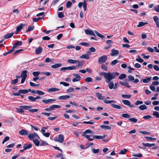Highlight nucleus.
I'll list each match as a JSON object with an SVG mask.
<instances>
[{"mask_svg":"<svg viewBox=\"0 0 159 159\" xmlns=\"http://www.w3.org/2000/svg\"><path fill=\"white\" fill-rule=\"evenodd\" d=\"M119 75V73L117 72L106 73L104 77L105 81L106 83H109L112 79H115L116 77V76Z\"/></svg>","mask_w":159,"mask_h":159,"instance_id":"nucleus-1","label":"nucleus"},{"mask_svg":"<svg viewBox=\"0 0 159 159\" xmlns=\"http://www.w3.org/2000/svg\"><path fill=\"white\" fill-rule=\"evenodd\" d=\"M88 133H89L91 134H93V132L90 129H88L84 131L83 134H82V136H83L85 138L88 139L90 141H92L93 140V138H90V137H91L92 136L90 135L89 136L88 135L86 134Z\"/></svg>","mask_w":159,"mask_h":159,"instance_id":"nucleus-2","label":"nucleus"},{"mask_svg":"<svg viewBox=\"0 0 159 159\" xmlns=\"http://www.w3.org/2000/svg\"><path fill=\"white\" fill-rule=\"evenodd\" d=\"M28 137L30 140L32 141L35 139L39 138L37 134L35 133H30L28 135Z\"/></svg>","mask_w":159,"mask_h":159,"instance_id":"nucleus-3","label":"nucleus"},{"mask_svg":"<svg viewBox=\"0 0 159 159\" xmlns=\"http://www.w3.org/2000/svg\"><path fill=\"white\" fill-rule=\"evenodd\" d=\"M107 59V57L106 55H103L100 57L98 60V62L99 63H102L105 62Z\"/></svg>","mask_w":159,"mask_h":159,"instance_id":"nucleus-4","label":"nucleus"},{"mask_svg":"<svg viewBox=\"0 0 159 159\" xmlns=\"http://www.w3.org/2000/svg\"><path fill=\"white\" fill-rule=\"evenodd\" d=\"M55 141L56 142H59L61 143H62L64 141L63 135L61 134H59L58 138L55 139Z\"/></svg>","mask_w":159,"mask_h":159,"instance_id":"nucleus-5","label":"nucleus"},{"mask_svg":"<svg viewBox=\"0 0 159 159\" xmlns=\"http://www.w3.org/2000/svg\"><path fill=\"white\" fill-rule=\"evenodd\" d=\"M28 92V90H19L18 92L13 93V95L15 96H18L20 94H25Z\"/></svg>","mask_w":159,"mask_h":159,"instance_id":"nucleus-6","label":"nucleus"},{"mask_svg":"<svg viewBox=\"0 0 159 159\" xmlns=\"http://www.w3.org/2000/svg\"><path fill=\"white\" fill-rule=\"evenodd\" d=\"M122 103L125 105L129 106L130 107H134V106L133 105H131V102L128 100H123L122 101Z\"/></svg>","mask_w":159,"mask_h":159,"instance_id":"nucleus-7","label":"nucleus"},{"mask_svg":"<svg viewBox=\"0 0 159 159\" xmlns=\"http://www.w3.org/2000/svg\"><path fill=\"white\" fill-rule=\"evenodd\" d=\"M128 78L129 81H134L133 82L134 83H137L139 82V80L138 79H136L134 80V77L131 75L128 76Z\"/></svg>","mask_w":159,"mask_h":159,"instance_id":"nucleus-8","label":"nucleus"},{"mask_svg":"<svg viewBox=\"0 0 159 159\" xmlns=\"http://www.w3.org/2000/svg\"><path fill=\"white\" fill-rule=\"evenodd\" d=\"M85 32V34H87L91 35L94 36H95V34H94L93 31L90 29L86 30Z\"/></svg>","mask_w":159,"mask_h":159,"instance_id":"nucleus-9","label":"nucleus"},{"mask_svg":"<svg viewBox=\"0 0 159 159\" xmlns=\"http://www.w3.org/2000/svg\"><path fill=\"white\" fill-rule=\"evenodd\" d=\"M70 98V96L68 95H63L58 97V99L59 100H66Z\"/></svg>","mask_w":159,"mask_h":159,"instance_id":"nucleus-10","label":"nucleus"},{"mask_svg":"<svg viewBox=\"0 0 159 159\" xmlns=\"http://www.w3.org/2000/svg\"><path fill=\"white\" fill-rule=\"evenodd\" d=\"M43 50V48L41 47H39L35 49V53L36 54H40Z\"/></svg>","mask_w":159,"mask_h":159,"instance_id":"nucleus-11","label":"nucleus"},{"mask_svg":"<svg viewBox=\"0 0 159 159\" xmlns=\"http://www.w3.org/2000/svg\"><path fill=\"white\" fill-rule=\"evenodd\" d=\"M112 53H111V55L114 56L119 54V51L117 50L114 49L111 50Z\"/></svg>","mask_w":159,"mask_h":159,"instance_id":"nucleus-12","label":"nucleus"},{"mask_svg":"<svg viewBox=\"0 0 159 159\" xmlns=\"http://www.w3.org/2000/svg\"><path fill=\"white\" fill-rule=\"evenodd\" d=\"M119 83L121 85L124 86L126 87L129 88L130 87V86L129 85L128 83L125 81H120Z\"/></svg>","mask_w":159,"mask_h":159,"instance_id":"nucleus-13","label":"nucleus"},{"mask_svg":"<svg viewBox=\"0 0 159 159\" xmlns=\"http://www.w3.org/2000/svg\"><path fill=\"white\" fill-rule=\"evenodd\" d=\"M32 147V145L31 144H24L23 145V148L24 150H26L27 149H29Z\"/></svg>","mask_w":159,"mask_h":159,"instance_id":"nucleus-14","label":"nucleus"},{"mask_svg":"<svg viewBox=\"0 0 159 159\" xmlns=\"http://www.w3.org/2000/svg\"><path fill=\"white\" fill-rule=\"evenodd\" d=\"M106 137V135L104 134H103V136L100 135H94L93 136V138L98 139H102Z\"/></svg>","mask_w":159,"mask_h":159,"instance_id":"nucleus-15","label":"nucleus"},{"mask_svg":"<svg viewBox=\"0 0 159 159\" xmlns=\"http://www.w3.org/2000/svg\"><path fill=\"white\" fill-rule=\"evenodd\" d=\"M77 65L76 66V67H82L84 65V60H82V61H78Z\"/></svg>","mask_w":159,"mask_h":159,"instance_id":"nucleus-16","label":"nucleus"},{"mask_svg":"<svg viewBox=\"0 0 159 159\" xmlns=\"http://www.w3.org/2000/svg\"><path fill=\"white\" fill-rule=\"evenodd\" d=\"M19 134L22 135H26L28 134V133L26 130L25 129H22L19 131Z\"/></svg>","mask_w":159,"mask_h":159,"instance_id":"nucleus-17","label":"nucleus"},{"mask_svg":"<svg viewBox=\"0 0 159 159\" xmlns=\"http://www.w3.org/2000/svg\"><path fill=\"white\" fill-rule=\"evenodd\" d=\"M27 72L28 71L26 70H24L23 71L21 74L20 77H21V78H26L27 76L26 74Z\"/></svg>","mask_w":159,"mask_h":159,"instance_id":"nucleus-18","label":"nucleus"},{"mask_svg":"<svg viewBox=\"0 0 159 159\" xmlns=\"http://www.w3.org/2000/svg\"><path fill=\"white\" fill-rule=\"evenodd\" d=\"M151 77H148L146 79H142V81L143 83H148L151 80Z\"/></svg>","mask_w":159,"mask_h":159,"instance_id":"nucleus-19","label":"nucleus"},{"mask_svg":"<svg viewBox=\"0 0 159 159\" xmlns=\"http://www.w3.org/2000/svg\"><path fill=\"white\" fill-rule=\"evenodd\" d=\"M55 100L54 99H48L47 100H43L42 102L44 103L47 104L49 102L55 101Z\"/></svg>","mask_w":159,"mask_h":159,"instance_id":"nucleus-20","label":"nucleus"},{"mask_svg":"<svg viewBox=\"0 0 159 159\" xmlns=\"http://www.w3.org/2000/svg\"><path fill=\"white\" fill-rule=\"evenodd\" d=\"M67 61L69 63L74 64L77 63L78 62V61L72 59H68L67 60Z\"/></svg>","mask_w":159,"mask_h":159,"instance_id":"nucleus-21","label":"nucleus"},{"mask_svg":"<svg viewBox=\"0 0 159 159\" xmlns=\"http://www.w3.org/2000/svg\"><path fill=\"white\" fill-rule=\"evenodd\" d=\"M96 96L99 100H103L104 99V97L102 96L101 93H96Z\"/></svg>","mask_w":159,"mask_h":159,"instance_id":"nucleus-22","label":"nucleus"},{"mask_svg":"<svg viewBox=\"0 0 159 159\" xmlns=\"http://www.w3.org/2000/svg\"><path fill=\"white\" fill-rule=\"evenodd\" d=\"M143 145L145 147H150L155 145V143H142Z\"/></svg>","mask_w":159,"mask_h":159,"instance_id":"nucleus-23","label":"nucleus"},{"mask_svg":"<svg viewBox=\"0 0 159 159\" xmlns=\"http://www.w3.org/2000/svg\"><path fill=\"white\" fill-rule=\"evenodd\" d=\"M13 34L14 33H13L7 34L4 36V38L5 39H7L11 37L13 35Z\"/></svg>","mask_w":159,"mask_h":159,"instance_id":"nucleus-24","label":"nucleus"},{"mask_svg":"<svg viewBox=\"0 0 159 159\" xmlns=\"http://www.w3.org/2000/svg\"><path fill=\"white\" fill-rule=\"evenodd\" d=\"M50 107L52 111L53 110L55 109L59 108L61 107V106L57 105H53L50 106Z\"/></svg>","mask_w":159,"mask_h":159,"instance_id":"nucleus-25","label":"nucleus"},{"mask_svg":"<svg viewBox=\"0 0 159 159\" xmlns=\"http://www.w3.org/2000/svg\"><path fill=\"white\" fill-rule=\"evenodd\" d=\"M62 66V64L61 63H57L54 65H52L51 67L54 69L57 68Z\"/></svg>","mask_w":159,"mask_h":159,"instance_id":"nucleus-26","label":"nucleus"},{"mask_svg":"<svg viewBox=\"0 0 159 159\" xmlns=\"http://www.w3.org/2000/svg\"><path fill=\"white\" fill-rule=\"evenodd\" d=\"M25 24H21L20 25L18 26L16 28V31L17 32H20L23 28V26H25Z\"/></svg>","mask_w":159,"mask_h":159,"instance_id":"nucleus-27","label":"nucleus"},{"mask_svg":"<svg viewBox=\"0 0 159 159\" xmlns=\"http://www.w3.org/2000/svg\"><path fill=\"white\" fill-rule=\"evenodd\" d=\"M80 58L81 59H89L90 57L88 55L86 54H84L80 57Z\"/></svg>","mask_w":159,"mask_h":159,"instance_id":"nucleus-28","label":"nucleus"},{"mask_svg":"<svg viewBox=\"0 0 159 159\" xmlns=\"http://www.w3.org/2000/svg\"><path fill=\"white\" fill-rule=\"evenodd\" d=\"M20 108L24 109L25 110H29L31 108V107L28 106H21L20 107Z\"/></svg>","mask_w":159,"mask_h":159,"instance_id":"nucleus-29","label":"nucleus"},{"mask_svg":"<svg viewBox=\"0 0 159 159\" xmlns=\"http://www.w3.org/2000/svg\"><path fill=\"white\" fill-rule=\"evenodd\" d=\"M139 108L140 110L143 111L147 109V107L145 105L143 104L139 106Z\"/></svg>","mask_w":159,"mask_h":159,"instance_id":"nucleus-30","label":"nucleus"},{"mask_svg":"<svg viewBox=\"0 0 159 159\" xmlns=\"http://www.w3.org/2000/svg\"><path fill=\"white\" fill-rule=\"evenodd\" d=\"M100 127L102 129H105L110 130L111 129V127L108 125H101Z\"/></svg>","mask_w":159,"mask_h":159,"instance_id":"nucleus-31","label":"nucleus"},{"mask_svg":"<svg viewBox=\"0 0 159 159\" xmlns=\"http://www.w3.org/2000/svg\"><path fill=\"white\" fill-rule=\"evenodd\" d=\"M111 107L113 108L117 109H121L122 108L121 107L120 105H118L116 104H112L111 105Z\"/></svg>","mask_w":159,"mask_h":159,"instance_id":"nucleus-32","label":"nucleus"},{"mask_svg":"<svg viewBox=\"0 0 159 159\" xmlns=\"http://www.w3.org/2000/svg\"><path fill=\"white\" fill-rule=\"evenodd\" d=\"M147 24V22H143L142 21L139 22V24L138 25H137V26L138 27H140Z\"/></svg>","mask_w":159,"mask_h":159,"instance_id":"nucleus-33","label":"nucleus"},{"mask_svg":"<svg viewBox=\"0 0 159 159\" xmlns=\"http://www.w3.org/2000/svg\"><path fill=\"white\" fill-rule=\"evenodd\" d=\"M126 75L124 73L121 74L119 76V79L120 80H123L126 78Z\"/></svg>","mask_w":159,"mask_h":159,"instance_id":"nucleus-34","label":"nucleus"},{"mask_svg":"<svg viewBox=\"0 0 159 159\" xmlns=\"http://www.w3.org/2000/svg\"><path fill=\"white\" fill-rule=\"evenodd\" d=\"M22 44V42L21 41H18L14 45V48H16L17 47L20 46Z\"/></svg>","mask_w":159,"mask_h":159,"instance_id":"nucleus-35","label":"nucleus"},{"mask_svg":"<svg viewBox=\"0 0 159 159\" xmlns=\"http://www.w3.org/2000/svg\"><path fill=\"white\" fill-rule=\"evenodd\" d=\"M33 141L36 146H38L39 145V141L38 139L34 140Z\"/></svg>","mask_w":159,"mask_h":159,"instance_id":"nucleus-36","label":"nucleus"},{"mask_svg":"<svg viewBox=\"0 0 159 159\" xmlns=\"http://www.w3.org/2000/svg\"><path fill=\"white\" fill-rule=\"evenodd\" d=\"M109 83L108 86L109 88L110 89H112L113 88L114 84L112 81H110Z\"/></svg>","mask_w":159,"mask_h":159,"instance_id":"nucleus-37","label":"nucleus"},{"mask_svg":"<svg viewBox=\"0 0 159 159\" xmlns=\"http://www.w3.org/2000/svg\"><path fill=\"white\" fill-rule=\"evenodd\" d=\"M94 32L96 33V34L98 36V37H99L102 39L104 38V36L100 34L96 30H95L94 31Z\"/></svg>","mask_w":159,"mask_h":159,"instance_id":"nucleus-38","label":"nucleus"},{"mask_svg":"<svg viewBox=\"0 0 159 159\" xmlns=\"http://www.w3.org/2000/svg\"><path fill=\"white\" fill-rule=\"evenodd\" d=\"M23 108H16L17 111L19 113H24V111L22 109Z\"/></svg>","mask_w":159,"mask_h":159,"instance_id":"nucleus-39","label":"nucleus"},{"mask_svg":"<svg viewBox=\"0 0 159 159\" xmlns=\"http://www.w3.org/2000/svg\"><path fill=\"white\" fill-rule=\"evenodd\" d=\"M103 102L106 104H110L111 102H115L113 100L107 101L106 100H104Z\"/></svg>","mask_w":159,"mask_h":159,"instance_id":"nucleus-40","label":"nucleus"},{"mask_svg":"<svg viewBox=\"0 0 159 159\" xmlns=\"http://www.w3.org/2000/svg\"><path fill=\"white\" fill-rule=\"evenodd\" d=\"M152 115L157 118H159V113L157 111H154Z\"/></svg>","mask_w":159,"mask_h":159,"instance_id":"nucleus-41","label":"nucleus"},{"mask_svg":"<svg viewBox=\"0 0 159 159\" xmlns=\"http://www.w3.org/2000/svg\"><path fill=\"white\" fill-rule=\"evenodd\" d=\"M136 61L140 62H142L144 60L141 58L139 56H138L137 58L136 59Z\"/></svg>","mask_w":159,"mask_h":159,"instance_id":"nucleus-42","label":"nucleus"},{"mask_svg":"<svg viewBox=\"0 0 159 159\" xmlns=\"http://www.w3.org/2000/svg\"><path fill=\"white\" fill-rule=\"evenodd\" d=\"M129 120L130 121L133 122L134 123H136L138 121L137 119L134 118H130L129 119Z\"/></svg>","mask_w":159,"mask_h":159,"instance_id":"nucleus-43","label":"nucleus"},{"mask_svg":"<svg viewBox=\"0 0 159 159\" xmlns=\"http://www.w3.org/2000/svg\"><path fill=\"white\" fill-rule=\"evenodd\" d=\"M34 26H29L28 27L27 30L26 31V32L31 31L34 30Z\"/></svg>","mask_w":159,"mask_h":159,"instance_id":"nucleus-44","label":"nucleus"},{"mask_svg":"<svg viewBox=\"0 0 159 159\" xmlns=\"http://www.w3.org/2000/svg\"><path fill=\"white\" fill-rule=\"evenodd\" d=\"M153 19L156 23L159 22V18L157 16H153Z\"/></svg>","mask_w":159,"mask_h":159,"instance_id":"nucleus-45","label":"nucleus"},{"mask_svg":"<svg viewBox=\"0 0 159 159\" xmlns=\"http://www.w3.org/2000/svg\"><path fill=\"white\" fill-rule=\"evenodd\" d=\"M84 124H93L94 123V121L92 120H90L89 121H84L83 123Z\"/></svg>","mask_w":159,"mask_h":159,"instance_id":"nucleus-46","label":"nucleus"},{"mask_svg":"<svg viewBox=\"0 0 159 159\" xmlns=\"http://www.w3.org/2000/svg\"><path fill=\"white\" fill-rule=\"evenodd\" d=\"M72 2L69 1L67 2L66 3V7L67 8L70 7L72 6Z\"/></svg>","mask_w":159,"mask_h":159,"instance_id":"nucleus-47","label":"nucleus"},{"mask_svg":"<svg viewBox=\"0 0 159 159\" xmlns=\"http://www.w3.org/2000/svg\"><path fill=\"white\" fill-rule=\"evenodd\" d=\"M93 80V79L90 77H88L85 79V81L87 82H92Z\"/></svg>","mask_w":159,"mask_h":159,"instance_id":"nucleus-48","label":"nucleus"},{"mask_svg":"<svg viewBox=\"0 0 159 159\" xmlns=\"http://www.w3.org/2000/svg\"><path fill=\"white\" fill-rule=\"evenodd\" d=\"M122 117L125 118H129L130 116L128 114H123L121 115Z\"/></svg>","mask_w":159,"mask_h":159,"instance_id":"nucleus-49","label":"nucleus"},{"mask_svg":"<svg viewBox=\"0 0 159 159\" xmlns=\"http://www.w3.org/2000/svg\"><path fill=\"white\" fill-rule=\"evenodd\" d=\"M122 97L126 98H131V96L130 94H123L122 95Z\"/></svg>","mask_w":159,"mask_h":159,"instance_id":"nucleus-50","label":"nucleus"},{"mask_svg":"<svg viewBox=\"0 0 159 159\" xmlns=\"http://www.w3.org/2000/svg\"><path fill=\"white\" fill-rule=\"evenodd\" d=\"M39 71H34L32 73V74L35 77H37L40 74Z\"/></svg>","mask_w":159,"mask_h":159,"instance_id":"nucleus-51","label":"nucleus"},{"mask_svg":"<svg viewBox=\"0 0 159 159\" xmlns=\"http://www.w3.org/2000/svg\"><path fill=\"white\" fill-rule=\"evenodd\" d=\"M80 45L85 46L87 47H89L90 45L88 43H85V42L81 43H80Z\"/></svg>","mask_w":159,"mask_h":159,"instance_id":"nucleus-52","label":"nucleus"},{"mask_svg":"<svg viewBox=\"0 0 159 159\" xmlns=\"http://www.w3.org/2000/svg\"><path fill=\"white\" fill-rule=\"evenodd\" d=\"M76 67L74 66L67 67V70H71L76 69Z\"/></svg>","mask_w":159,"mask_h":159,"instance_id":"nucleus-53","label":"nucleus"},{"mask_svg":"<svg viewBox=\"0 0 159 159\" xmlns=\"http://www.w3.org/2000/svg\"><path fill=\"white\" fill-rule=\"evenodd\" d=\"M83 8L84 11H86L87 9V3L86 0H84L83 1Z\"/></svg>","mask_w":159,"mask_h":159,"instance_id":"nucleus-54","label":"nucleus"},{"mask_svg":"<svg viewBox=\"0 0 159 159\" xmlns=\"http://www.w3.org/2000/svg\"><path fill=\"white\" fill-rule=\"evenodd\" d=\"M28 99L32 102H35V98L34 97L30 96L28 97Z\"/></svg>","mask_w":159,"mask_h":159,"instance_id":"nucleus-55","label":"nucleus"},{"mask_svg":"<svg viewBox=\"0 0 159 159\" xmlns=\"http://www.w3.org/2000/svg\"><path fill=\"white\" fill-rule=\"evenodd\" d=\"M30 85L32 87H38L39 85V84H35L31 82H30Z\"/></svg>","mask_w":159,"mask_h":159,"instance_id":"nucleus-56","label":"nucleus"},{"mask_svg":"<svg viewBox=\"0 0 159 159\" xmlns=\"http://www.w3.org/2000/svg\"><path fill=\"white\" fill-rule=\"evenodd\" d=\"M48 145V143L46 142L45 141H44L43 140L41 141V143H40V146H44L45 145Z\"/></svg>","mask_w":159,"mask_h":159,"instance_id":"nucleus-57","label":"nucleus"},{"mask_svg":"<svg viewBox=\"0 0 159 159\" xmlns=\"http://www.w3.org/2000/svg\"><path fill=\"white\" fill-rule=\"evenodd\" d=\"M58 16V17L60 18H62L64 16L63 13L61 12H59Z\"/></svg>","mask_w":159,"mask_h":159,"instance_id":"nucleus-58","label":"nucleus"},{"mask_svg":"<svg viewBox=\"0 0 159 159\" xmlns=\"http://www.w3.org/2000/svg\"><path fill=\"white\" fill-rule=\"evenodd\" d=\"M143 103V102L142 101L138 100L135 103V105H141Z\"/></svg>","mask_w":159,"mask_h":159,"instance_id":"nucleus-59","label":"nucleus"},{"mask_svg":"<svg viewBox=\"0 0 159 159\" xmlns=\"http://www.w3.org/2000/svg\"><path fill=\"white\" fill-rule=\"evenodd\" d=\"M127 150L125 149H124L123 150H122L120 151V154H125L127 152Z\"/></svg>","mask_w":159,"mask_h":159,"instance_id":"nucleus-60","label":"nucleus"},{"mask_svg":"<svg viewBox=\"0 0 159 159\" xmlns=\"http://www.w3.org/2000/svg\"><path fill=\"white\" fill-rule=\"evenodd\" d=\"M38 109H30L29 110V111L31 113H34V112H36L38 111Z\"/></svg>","mask_w":159,"mask_h":159,"instance_id":"nucleus-61","label":"nucleus"},{"mask_svg":"<svg viewBox=\"0 0 159 159\" xmlns=\"http://www.w3.org/2000/svg\"><path fill=\"white\" fill-rule=\"evenodd\" d=\"M9 139V137L8 136H6V137L3 139L2 142V143L4 144L5 142H6Z\"/></svg>","mask_w":159,"mask_h":159,"instance_id":"nucleus-62","label":"nucleus"},{"mask_svg":"<svg viewBox=\"0 0 159 159\" xmlns=\"http://www.w3.org/2000/svg\"><path fill=\"white\" fill-rule=\"evenodd\" d=\"M73 75L76 78H77V79L80 80L81 77L79 74H73Z\"/></svg>","mask_w":159,"mask_h":159,"instance_id":"nucleus-63","label":"nucleus"},{"mask_svg":"<svg viewBox=\"0 0 159 159\" xmlns=\"http://www.w3.org/2000/svg\"><path fill=\"white\" fill-rule=\"evenodd\" d=\"M153 68L154 69L157 71H159V67L156 65H155L153 66Z\"/></svg>","mask_w":159,"mask_h":159,"instance_id":"nucleus-64","label":"nucleus"}]
</instances>
